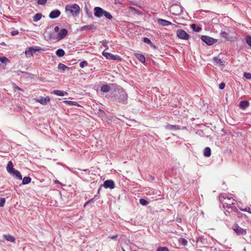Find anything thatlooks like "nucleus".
Instances as JSON below:
<instances>
[{"instance_id": "obj_1", "label": "nucleus", "mask_w": 251, "mask_h": 251, "mask_svg": "<svg viewBox=\"0 0 251 251\" xmlns=\"http://www.w3.org/2000/svg\"><path fill=\"white\" fill-rule=\"evenodd\" d=\"M128 95L122 87H117L110 96V100L117 104L127 103Z\"/></svg>"}, {"instance_id": "obj_2", "label": "nucleus", "mask_w": 251, "mask_h": 251, "mask_svg": "<svg viewBox=\"0 0 251 251\" xmlns=\"http://www.w3.org/2000/svg\"><path fill=\"white\" fill-rule=\"evenodd\" d=\"M94 15L98 18H100L104 16L109 20L113 18V16L109 12L103 10L100 7H95L94 9Z\"/></svg>"}, {"instance_id": "obj_3", "label": "nucleus", "mask_w": 251, "mask_h": 251, "mask_svg": "<svg viewBox=\"0 0 251 251\" xmlns=\"http://www.w3.org/2000/svg\"><path fill=\"white\" fill-rule=\"evenodd\" d=\"M65 11L69 12L73 17L77 16L80 12V7L77 4H67L65 7Z\"/></svg>"}, {"instance_id": "obj_4", "label": "nucleus", "mask_w": 251, "mask_h": 251, "mask_svg": "<svg viewBox=\"0 0 251 251\" xmlns=\"http://www.w3.org/2000/svg\"><path fill=\"white\" fill-rule=\"evenodd\" d=\"M170 11L173 15H179L182 12V7L180 4H173L170 6Z\"/></svg>"}, {"instance_id": "obj_5", "label": "nucleus", "mask_w": 251, "mask_h": 251, "mask_svg": "<svg viewBox=\"0 0 251 251\" xmlns=\"http://www.w3.org/2000/svg\"><path fill=\"white\" fill-rule=\"evenodd\" d=\"M102 187L105 188H110L111 189H114L115 187V183L113 180L109 179L105 181L103 184L101 185L98 190V193H100V191Z\"/></svg>"}, {"instance_id": "obj_6", "label": "nucleus", "mask_w": 251, "mask_h": 251, "mask_svg": "<svg viewBox=\"0 0 251 251\" xmlns=\"http://www.w3.org/2000/svg\"><path fill=\"white\" fill-rule=\"evenodd\" d=\"M232 229L238 235H244L247 233V229L241 228L237 224L233 225Z\"/></svg>"}, {"instance_id": "obj_7", "label": "nucleus", "mask_w": 251, "mask_h": 251, "mask_svg": "<svg viewBox=\"0 0 251 251\" xmlns=\"http://www.w3.org/2000/svg\"><path fill=\"white\" fill-rule=\"evenodd\" d=\"M201 39L208 46L212 45L217 41L216 39L206 35H202L201 37Z\"/></svg>"}, {"instance_id": "obj_8", "label": "nucleus", "mask_w": 251, "mask_h": 251, "mask_svg": "<svg viewBox=\"0 0 251 251\" xmlns=\"http://www.w3.org/2000/svg\"><path fill=\"white\" fill-rule=\"evenodd\" d=\"M177 36L180 39L188 40L189 38V35L182 29H178L176 32Z\"/></svg>"}, {"instance_id": "obj_9", "label": "nucleus", "mask_w": 251, "mask_h": 251, "mask_svg": "<svg viewBox=\"0 0 251 251\" xmlns=\"http://www.w3.org/2000/svg\"><path fill=\"white\" fill-rule=\"evenodd\" d=\"M68 31L65 28H63L58 32L56 36V40L57 41L61 40L64 38L67 35Z\"/></svg>"}, {"instance_id": "obj_10", "label": "nucleus", "mask_w": 251, "mask_h": 251, "mask_svg": "<svg viewBox=\"0 0 251 251\" xmlns=\"http://www.w3.org/2000/svg\"><path fill=\"white\" fill-rule=\"evenodd\" d=\"M35 100L36 102H38L42 105H46L47 102L50 101V98L49 96H47L45 98H43L42 97H39V98L35 99Z\"/></svg>"}, {"instance_id": "obj_11", "label": "nucleus", "mask_w": 251, "mask_h": 251, "mask_svg": "<svg viewBox=\"0 0 251 251\" xmlns=\"http://www.w3.org/2000/svg\"><path fill=\"white\" fill-rule=\"evenodd\" d=\"M97 28V27L94 25H86L81 26L79 28L80 31H84L86 30H95Z\"/></svg>"}, {"instance_id": "obj_12", "label": "nucleus", "mask_w": 251, "mask_h": 251, "mask_svg": "<svg viewBox=\"0 0 251 251\" xmlns=\"http://www.w3.org/2000/svg\"><path fill=\"white\" fill-rule=\"evenodd\" d=\"M60 12L59 10L56 9L50 12L49 15V17L50 19H55L58 17L60 15Z\"/></svg>"}, {"instance_id": "obj_13", "label": "nucleus", "mask_w": 251, "mask_h": 251, "mask_svg": "<svg viewBox=\"0 0 251 251\" xmlns=\"http://www.w3.org/2000/svg\"><path fill=\"white\" fill-rule=\"evenodd\" d=\"M157 23L159 25L163 26H167L169 25H172L171 22H170L168 21L164 20V19H157Z\"/></svg>"}, {"instance_id": "obj_14", "label": "nucleus", "mask_w": 251, "mask_h": 251, "mask_svg": "<svg viewBox=\"0 0 251 251\" xmlns=\"http://www.w3.org/2000/svg\"><path fill=\"white\" fill-rule=\"evenodd\" d=\"M135 57L141 63H145L146 61L145 57L142 54L136 53L135 54Z\"/></svg>"}, {"instance_id": "obj_15", "label": "nucleus", "mask_w": 251, "mask_h": 251, "mask_svg": "<svg viewBox=\"0 0 251 251\" xmlns=\"http://www.w3.org/2000/svg\"><path fill=\"white\" fill-rule=\"evenodd\" d=\"M12 176H15L18 179H22V176L20 172L16 170H14L11 173H10Z\"/></svg>"}, {"instance_id": "obj_16", "label": "nucleus", "mask_w": 251, "mask_h": 251, "mask_svg": "<svg viewBox=\"0 0 251 251\" xmlns=\"http://www.w3.org/2000/svg\"><path fill=\"white\" fill-rule=\"evenodd\" d=\"M250 105V103L246 100H242L240 102V108L243 110L246 109Z\"/></svg>"}, {"instance_id": "obj_17", "label": "nucleus", "mask_w": 251, "mask_h": 251, "mask_svg": "<svg viewBox=\"0 0 251 251\" xmlns=\"http://www.w3.org/2000/svg\"><path fill=\"white\" fill-rule=\"evenodd\" d=\"M6 170H7V171L9 174L11 173L12 172H13L15 170V169L13 168V163L11 161H10L8 162V164H7V167H6Z\"/></svg>"}, {"instance_id": "obj_18", "label": "nucleus", "mask_w": 251, "mask_h": 251, "mask_svg": "<svg viewBox=\"0 0 251 251\" xmlns=\"http://www.w3.org/2000/svg\"><path fill=\"white\" fill-rule=\"evenodd\" d=\"M100 90L104 93H107L110 90V87L107 84H103L101 86Z\"/></svg>"}, {"instance_id": "obj_19", "label": "nucleus", "mask_w": 251, "mask_h": 251, "mask_svg": "<svg viewBox=\"0 0 251 251\" xmlns=\"http://www.w3.org/2000/svg\"><path fill=\"white\" fill-rule=\"evenodd\" d=\"M52 93L54 95H56L57 96H63L65 95V94L67 95V92H64L63 91H62L60 90H54L52 92Z\"/></svg>"}, {"instance_id": "obj_20", "label": "nucleus", "mask_w": 251, "mask_h": 251, "mask_svg": "<svg viewBox=\"0 0 251 251\" xmlns=\"http://www.w3.org/2000/svg\"><path fill=\"white\" fill-rule=\"evenodd\" d=\"M4 238L8 241H10L11 242H15V238L14 236L10 235L9 234L4 235Z\"/></svg>"}, {"instance_id": "obj_21", "label": "nucleus", "mask_w": 251, "mask_h": 251, "mask_svg": "<svg viewBox=\"0 0 251 251\" xmlns=\"http://www.w3.org/2000/svg\"><path fill=\"white\" fill-rule=\"evenodd\" d=\"M203 155L205 157H209L211 155V149L209 147H206L204 150Z\"/></svg>"}, {"instance_id": "obj_22", "label": "nucleus", "mask_w": 251, "mask_h": 251, "mask_svg": "<svg viewBox=\"0 0 251 251\" xmlns=\"http://www.w3.org/2000/svg\"><path fill=\"white\" fill-rule=\"evenodd\" d=\"M55 53L58 57H61L64 55L65 51L63 50L59 49L56 51Z\"/></svg>"}, {"instance_id": "obj_23", "label": "nucleus", "mask_w": 251, "mask_h": 251, "mask_svg": "<svg viewBox=\"0 0 251 251\" xmlns=\"http://www.w3.org/2000/svg\"><path fill=\"white\" fill-rule=\"evenodd\" d=\"M31 180V178L29 176H25L23 178L22 181V184L25 185L29 183Z\"/></svg>"}, {"instance_id": "obj_24", "label": "nucleus", "mask_w": 251, "mask_h": 251, "mask_svg": "<svg viewBox=\"0 0 251 251\" xmlns=\"http://www.w3.org/2000/svg\"><path fill=\"white\" fill-rule=\"evenodd\" d=\"M58 69L61 71H65L66 70H69V68L62 63H59L58 65Z\"/></svg>"}, {"instance_id": "obj_25", "label": "nucleus", "mask_w": 251, "mask_h": 251, "mask_svg": "<svg viewBox=\"0 0 251 251\" xmlns=\"http://www.w3.org/2000/svg\"><path fill=\"white\" fill-rule=\"evenodd\" d=\"M143 41L144 43L150 44L151 47L154 48H156V47L152 44V43L151 41V40L147 37H144L143 39Z\"/></svg>"}, {"instance_id": "obj_26", "label": "nucleus", "mask_w": 251, "mask_h": 251, "mask_svg": "<svg viewBox=\"0 0 251 251\" xmlns=\"http://www.w3.org/2000/svg\"><path fill=\"white\" fill-rule=\"evenodd\" d=\"M42 15L41 13H37L33 17V21L36 22L39 21L42 18Z\"/></svg>"}, {"instance_id": "obj_27", "label": "nucleus", "mask_w": 251, "mask_h": 251, "mask_svg": "<svg viewBox=\"0 0 251 251\" xmlns=\"http://www.w3.org/2000/svg\"><path fill=\"white\" fill-rule=\"evenodd\" d=\"M48 38L49 40H56V36L51 32H47Z\"/></svg>"}, {"instance_id": "obj_28", "label": "nucleus", "mask_w": 251, "mask_h": 251, "mask_svg": "<svg viewBox=\"0 0 251 251\" xmlns=\"http://www.w3.org/2000/svg\"><path fill=\"white\" fill-rule=\"evenodd\" d=\"M166 128L170 130H177L179 129L178 126H174L171 125H168L166 126Z\"/></svg>"}, {"instance_id": "obj_29", "label": "nucleus", "mask_w": 251, "mask_h": 251, "mask_svg": "<svg viewBox=\"0 0 251 251\" xmlns=\"http://www.w3.org/2000/svg\"><path fill=\"white\" fill-rule=\"evenodd\" d=\"M102 55L105 57L107 59L111 60L112 57V54L110 53H108L107 52H105L104 51L102 52Z\"/></svg>"}, {"instance_id": "obj_30", "label": "nucleus", "mask_w": 251, "mask_h": 251, "mask_svg": "<svg viewBox=\"0 0 251 251\" xmlns=\"http://www.w3.org/2000/svg\"><path fill=\"white\" fill-rule=\"evenodd\" d=\"M33 51L32 50L31 48H29L25 51V54L27 56H30L32 55Z\"/></svg>"}, {"instance_id": "obj_31", "label": "nucleus", "mask_w": 251, "mask_h": 251, "mask_svg": "<svg viewBox=\"0 0 251 251\" xmlns=\"http://www.w3.org/2000/svg\"><path fill=\"white\" fill-rule=\"evenodd\" d=\"M140 203L143 206H146L149 203V202L144 199H140L139 200Z\"/></svg>"}, {"instance_id": "obj_32", "label": "nucleus", "mask_w": 251, "mask_h": 251, "mask_svg": "<svg viewBox=\"0 0 251 251\" xmlns=\"http://www.w3.org/2000/svg\"><path fill=\"white\" fill-rule=\"evenodd\" d=\"M191 26L193 30L196 32H199L201 30V28L197 26L195 24L191 25Z\"/></svg>"}, {"instance_id": "obj_33", "label": "nucleus", "mask_w": 251, "mask_h": 251, "mask_svg": "<svg viewBox=\"0 0 251 251\" xmlns=\"http://www.w3.org/2000/svg\"><path fill=\"white\" fill-rule=\"evenodd\" d=\"M64 102L70 105H77L78 106H79V105H78V103L75 101L65 100Z\"/></svg>"}, {"instance_id": "obj_34", "label": "nucleus", "mask_w": 251, "mask_h": 251, "mask_svg": "<svg viewBox=\"0 0 251 251\" xmlns=\"http://www.w3.org/2000/svg\"><path fill=\"white\" fill-rule=\"evenodd\" d=\"M213 60L217 64H220V65H223V62L222 61L221 59L217 57H215L213 58Z\"/></svg>"}, {"instance_id": "obj_35", "label": "nucleus", "mask_w": 251, "mask_h": 251, "mask_svg": "<svg viewBox=\"0 0 251 251\" xmlns=\"http://www.w3.org/2000/svg\"><path fill=\"white\" fill-rule=\"evenodd\" d=\"M0 61L2 63H6L9 62V60L5 56H0Z\"/></svg>"}, {"instance_id": "obj_36", "label": "nucleus", "mask_w": 251, "mask_h": 251, "mask_svg": "<svg viewBox=\"0 0 251 251\" xmlns=\"http://www.w3.org/2000/svg\"><path fill=\"white\" fill-rule=\"evenodd\" d=\"M31 49H32V50L33 51V52H36L37 51H39L40 50H43L42 49V48L40 47H31Z\"/></svg>"}, {"instance_id": "obj_37", "label": "nucleus", "mask_w": 251, "mask_h": 251, "mask_svg": "<svg viewBox=\"0 0 251 251\" xmlns=\"http://www.w3.org/2000/svg\"><path fill=\"white\" fill-rule=\"evenodd\" d=\"M156 251H169V250L168 249V248H167L166 247H159L157 248Z\"/></svg>"}, {"instance_id": "obj_38", "label": "nucleus", "mask_w": 251, "mask_h": 251, "mask_svg": "<svg viewBox=\"0 0 251 251\" xmlns=\"http://www.w3.org/2000/svg\"><path fill=\"white\" fill-rule=\"evenodd\" d=\"M88 63L86 61H83L79 63V66L80 68H83L84 67L87 66Z\"/></svg>"}, {"instance_id": "obj_39", "label": "nucleus", "mask_w": 251, "mask_h": 251, "mask_svg": "<svg viewBox=\"0 0 251 251\" xmlns=\"http://www.w3.org/2000/svg\"><path fill=\"white\" fill-rule=\"evenodd\" d=\"M233 204V203H232L231 204L229 203H227V202H224L223 203V205H224V207L225 208H232V206H231V204Z\"/></svg>"}, {"instance_id": "obj_40", "label": "nucleus", "mask_w": 251, "mask_h": 251, "mask_svg": "<svg viewBox=\"0 0 251 251\" xmlns=\"http://www.w3.org/2000/svg\"><path fill=\"white\" fill-rule=\"evenodd\" d=\"M129 9H130V10L132 12H134V13H136V14H141V12L139 11V10L136 9L134 7H129Z\"/></svg>"}, {"instance_id": "obj_41", "label": "nucleus", "mask_w": 251, "mask_h": 251, "mask_svg": "<svg viewBox=\"0 0 251 251\" xmlns=\"http://www.w3.org/2000/svg\"><path fill=\"white\" fill-rule=\"evenodd\" d=\"M5 203V199L1 198L0 199V207H3Z\"/></svg>"}, {"instance_id": "obj_42", "label": "nucleus", "mask_w": 251, "mask_h": 251, "mask_svg": "<svg viewBox=\"0 0 251 251\" xmlns=\"http://www.w3.org/2000/svg\"><path fill=\"white\" fill-rule=\"evenodd\" d=\"M47 2V0H37V3L39 5H45Z\"/></svg>"}, {"instance_id": "obj_43", "label": "nucleus", "mask_w": 251, "mask_h": 251, "mask_svg": "<svg viewBox=\"0 0 251 251\" xmlns=\"http://www.w3.org/2000/svg\"><path fill=\"white\" fill-rule=\"evenodd\" d=\"M121 57L118 56V55H113L112 54V59L111 60H121Z\"/></svg>"}, {"instance_id": "obj_44", "label": "nucleus", "mask_w": 251, "mask_h": 251, "mask_svg": "<svg viewBox=\"0 0 251 251\" xmlns=\"http://www.w3.org/2000/svg\"><path fill=\"white\" fill-rule=\"evenodd\" d=\"M243 76L247 79L251 78V74L249 73H244Z\"/></svg>"}, {"instance_id": "obj_45", "label": "nucleus", "mask_w": 251, "mask_h": 251, "mask_svg": "<svg viewBox=\"0 0 251 251\" xmlns=\"http://www.w3.org/2000/svg\"><path fill=\"white\" fill-rule=\"evenodd\" d=\"M246 42L251 47V36H249L246 38Z\"/></svg>"}, {"instance_id": "obj_46", "label": "nucleus", "mask_w": 251, "mask_h": 251, "mask_svg": "<svg viewBox=\"0 0 251 251\" xmlns=\"http://www.w3.org/2000/svg\"><path fill=\"white\" fill-rule=\"evenodd\" d=\"M181 243L183 245L186 246L188 242L185 239L181 238Z\"/></svg>"}, {"instance_id": "obj_47", "label": "nucleus", "mask_w": 251, "mask_h": 251, "mask_svg": "<svg viewBox=\"0 0 251 251\" xmlns=\"http://www.w3.org/2000/svg\"><path fill=\"white\" fill-rule=\"evenodd\" d=\"M225 86H226L225 83L224 82H222L219 84V89H220L221 90H223L225 88Z\"/></svg>"}, {"instance_id": "obj_48", "label": "nucleus", "mask_w": 251, "mask_h": 251, "mask_svg": "<svg viewBox=\"0 0 251 251\" xmlns=\"http://www.w3.org/2000/svg\"><path fill=\"white\" fill-rule=\"evenodd\" d=\"M241 210L243 211L248 212L251 213V211L250 210L251 208L249 207H246L244 209H241Z\"/></svg>"}, {"instance_id": "obj_49", "label": "nucleus", "mask_w": 251, "mask_h": 251, "mask_svg": "<svg viewBox=\"0 0 251 251\" xmlns=\"http://www.w3.org/2000/svg\"><path fill=\"white\" fill-rule=\"evenodd\" d=\"M220 34H221L222 37H224V38H226V35H227L226 32L225 31H222L221 32Z\"/></svg>"}, {"instance_id": "obj_50", "label": "nucleus", "mask_w": 251, "mask_h": 251, "mask_svg": "<svg viewBox=\"0 0 251 251\" xmlns=\"http://www.w3.org/2000/svg\"><path fill=\"white\" fill-rule=\"evenodd\" d=\"M13 88H14V90L15 92H16L18 90H23L20 87H19V86H18L16 85H14Z\"/></svg>"}, {"instance_id": "obj_51", "label": "nucleus", "mask_w": 251, "mask_h": 251, "mask_svg": "<svg viewBox=\"0 0 251 251\" xmlns=\"http://www.w3.org/2000/svg\"><path fill=\"white\" fill-rule=\"evenodd\" d=\"M102 46H103L105 47H106L107 49H108V47L107 46V41L105 40H103L101 42Z\"/></svg>"}, {"instance_id": "obj_52", "label": "nucleus", "mask_w": 251, "mask_h": 251, "mask_svg": "<svg viewBox=\"0 0 251 251\" xmlns=\"http://www.w3.org/2000/svg\"><path fill=\"white\" fill-rule=\"evenodd\" d=\"M11 33L12 35H16L19 33V31L18 30H13L11 32Z\"/></svg>"}, {"instance_id": "obj_53", "label": "nucleus", "mask_w": 251, "mask_h": 251, "mask_svg": "<svg viewBox=\"0 0 251 251\" xmlns=\"http://www.w3.org/2000/svg\"><path fill=\"white\" fill-rule=\"evenodd\" d=\"M117 237H118V235H113V236H109L108 238L111 239L116 240L117 239Z\"/></svg>"}, {"instance_id": "obj_54", "label": "nucleus", "mask_w": 251, "mask_h": 251, "mask_svg": "<svg viewBox=\"0 0 251 251\" xmlns=\"http://www.w3.org/2000/svg\"><path fill=\"white\" fill-rule=\"evenodd\" d=\"M59 27L58 26H56L54 27V30L55 32H58L59 31Z\"/></svg>"}, {"instance_id": "obj_55", "label": "nucleus", "mask_w": 251, "mask_h": 251, "mask_svg": "<svg viewBox=\"0 0 251 251\" xmlns=\"http://www.w3.org/2000/svg\"><path fill=\"white\" fill-rule=\"evenodd\" d=\"M170 25L172 26V29H175V28H176L178 27V26L177 25H176L175 24H173L172 23V25Z\"/></svg>"}, {"instance_id": "obj_56", "label": "nucleus", "mask_w": 251, "mask_h": 251, "mask_svg": "<svg viewBox=\"0 0 251 251\" xmlns=\"http://www.w3.org/2000/svg\"><path fill=\"white\" fill-rule=\"evenodd\" d=\"M96 197H97V195H95V197H94L93 198H92V199H91V200H89V201H88L89 203H90V202H92V201H93L94 200Z\"/></svg>"}, {"instance_id": "obj_57", "label": "nucleus", "mask_w": 251, "mask_h": 251, "mask_svg": "<svg viewBox=\"0 0 251 251\" xmlns=\"http://www.w3.org/2000/svg\"><path fill=\"white\" fill-rule=\"evenodd\" d=\"M88 203H89L88 201H87L84 205V206H85Z\"/></svg>"}, {"instance_id": "obj_58", "label": "nucleus", "mask_w": 251, "mask_h": 251, "mask_svg": "<svg viewBox=\"0 0 251 251\" xmlns=\"http://www.w3.org/2000/svg\"><path fill=\"white\" fill-rule=\"evenodd\" d=\"M103 113H104V111L103 110L101 111Z\"/></svg>"}, {"instance_id": "obj_59", "label": "nucleus", "mask_w": 251, "mask_h": 251, "mask_svg": "<svg viewBox=\"0 0 251 251\" xmlns=\"http://www.w3.org/2000/svg\"><path fill=\"white\" fill-rule=\"evenodd\" d=\"M123 251H125V250H124V249H123Z\"/></svg>"}]
</instances>
